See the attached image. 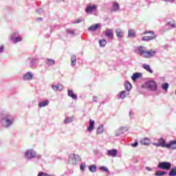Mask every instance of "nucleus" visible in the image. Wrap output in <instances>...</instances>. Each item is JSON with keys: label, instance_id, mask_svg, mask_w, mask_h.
I'll return each instance as SVG.
<instances>
[{"label": "nucleus", "instance_id": "15", "mask_svg": "<svg viewBox=\"0 0 176 176\" xmlns=\"http://www.w3.org/2000/svg\"><path fill=\"white\" fill-rule=\"evenodd\" d=\"M99 28H101V24L96 23L88 28V31H90L91 32H94L96 30H98Z\"/></svg>", "mask_w": 176, "mask_h": 176}, {"label": "nucleus", "instance_id": "49", "mask_svg": "<svg viewBox=\"0 0 176 176\" xmlns=\"http://www.w3.org/2000/svg\"><path fill=\"white\" fill-rule=\"evenodd\" d=\"M164 2H170V3H174V0H162Z\"/></svg>", "mask_w": 176, "mask_h": 176}, {"label": "nucleus", "instance_id": "12", "mask_svg": "<svg viewBox=\"0 0 176 176\" xmlns=\"http://www.w3.org/2000/svg\"><path fill=\"white\" fill-rule=\"evenodd\" d=\"M32 79H34V74L31 72H28L23 75L24 80H32Z\"/></svg>", "mask_w": 176, "mask_h": 176}, {"label": "nucleus", "instance_id": "30", "mask_svg": "<svg viewBox=\"0 0 176 176\" xmlns=\"http://www.w3.org/2000/svg\"><path fill=\"white\" fill-rule=\"evenodd\" d=\"M124 87L126 90V91H130L131 90V87H133V86L131 85V84L129 82H126L124 84Z\"/></svg>", "mask_w": 176, "mask_h": 176}, {"label": "nucleus", "instance_id": "37", "mask_svg": "<svg viewBox=\"0 0 176 176\" xmlns=\"http://www.w3.org/2000/svg\"><path fill=\"white\" fill-rule=\"evenodd\" d=\"M100 47H105L107 45V41L105 39H101L99 41Z\"/></svg>", "mask_w": 176, "mask_h": 176}, {"label": "nucleus", "instance_id": "45", "mask_svg": "<svg viewBox=\"0 0 176 176\" xmlns=\"http://www.w3.org/2000/svg\"><path fill=\"white\" fill-rule=\"evenodd\" d=\"M83 21V20H76V21L72 22L73 24H79V23H82Z\"/></svg>", "mask_w": 176, "mask_h": 176}, {"label": "nucleus", "instance_id": "31", "mask_svg": "<svg viewBox=\"0 0 176 176\" xmlns=\"http://www.w3.org/2000/svg\"><path fill=\"white\" fill-rule=\"evenodd\" d=\"M88 168L91 173H96L97 171V166L96 165H90Z\"/></svg>", "mask_w": 176, "mask_h": 176}, {"label": "nucleus", "instance_id": "14", "mask_svg": "<svg viewBox=\"0 0 176 176\" xmlns=\"http://www.w3.org/2000/svg\"><path fill=\"white\" fill-rule=\"evenodd\" d=\"M38 59L36 58L28 57L26 60V63L28 64H29L30 67H31L32 68V67H34V65H35V62Z\"/></svg>", "mask_w": 176, "mask_h": 176}, {"label": "nucleus", "instance_id": "47", "mask_svg": "<svg viewBox=\"0 0 176 176\" xmlns=\"http://www.w3.org/2000/svg\"><path fill=\"white\" fill-rule=\"evenodd\" d=\"M58 87L59 91H61V90H63V85H61L60 84L58 85Z\"/></svg>", "mask_w": 176, "mask_h": 176}, {"label": "nucleus", "instance_id": "11", "mask_svg": "<svg viewBox=\"0 0 176 176\" xmlns=\"http://www.w3.org/2000/svg\"><path fill=\"white\" fill-rule=\"evenodd\" d=\"M104 35L109 38V39H113V30L107 29L104 32Z\"/></svg>", "mask_w": 176, "mask_h": 176}, {"label": "nucleus", "instance_id": "26", "mask_svg": "<svg viewBox=\"0 0 176 176\" xmlns=\"http://www.w3.org/2000/svg\"><path fill=\"white\" fill-rule=\"evenodd\" d=\"M128 36L129 38H135V31L133 29H129L128 32Z\"/></svg>", "mask_w": 176, "mask_h": 176}, {"label": "nucleus", "instance_id": "10", "mask_svg": "<svg viewBox=\"0 0 176 176\" xmlns=\"http://www.w3.org/2000/svg\"><path fill=\"white\" fill-rule=\"evenodd\" d=\"M127 130H128L127 127L122 126L121 128H120L116 131V137H119L120 135H122V134H124V133H126Z\"/></svg>", "mask_w": 176, "mask_h": 176}, {"label": "nucleus", "instance_id": "50", "mask_svg": "<svg viewBox=\"0 0 176 176\" xmlns=\"http://www.w3.org/2000/svg\"><path fill=\"white\" fill-rule=\"evenodd\" d=\"M1 53H3V45H1V47H0V54Z\"/></svg>", "mask_w": 176, "mask_h": 176}, {"label": "nucleus", "instance_id": "19", "mask_svg": "<svg viewBox=\"0 0 176 176\" xmlns=\"http://www.w3.org/2000/svg\"><path fill=\"white\" fill-rule=\"evenodd\" d=\"M120 9V6H119V3L118 2L115 1L113 3V6L111 9V12H118V10Z\"/></svg>", "mask_w": 176, "mask_h": 176}, {"label": "nucleus", "instance_id": "6", "mask_svg": "<svg viewBox=\"0 0 176 176\" xmlns=\"http://www.w3.org/2000/svg\"><path fill=\"white\" fill-rule=\"evenodd\" d=\"M157 167L158 168H161V170H166L168 171L171 170V164L168 162H162L159 163Z\"/></svg>", "mask_w": 176, "mask_h": 176}, {"label": "nucleus", "instance_id": "48", "mask_svg": "<svg viewBox=\"0 0 176 176\" xmlns=\"http://www.w3.org/2000/svg\"><path fill=\"white\" fill-rule=\"evenodd\" d=\"M146 170H147V171H153V168L149 166H146Z\"/></svg>", "mask_w": 176, "mask_h": 176}, {"label": "nucleus", "instance_id": "25", "mask_svg": "<svg viewBox=\"0 0 176 176\" xmlns=\"http://www.w3.org/2000/svg\"><path fill=\"white\" fill-rule=\"evenodd\" d=\"M142 68H144V69H146L147 72H149L150 74H153V70L151 69V66H149V65L144 64L142 65Z\"/></svg>", "mask_w": 176, "mask_h": 176}, {"label": "nucleus", "instance_id": "13", "mask_svg": "<svg viewBox=\"0 0 176 176\" xmlns=\"http://www.w3.org/2000/svg\"><path fill=\"white\" fill-rule=\"evenodd\" d=\"M167 149H176V140H170L167 143Z\"/></svg>", "mask_w": 176, "mask_h": 176}, {"label": "nucleus", "instance_id": "21", "mask_svg": "<svg viewBox=\"0 0 176 176\" xmlns=\"http://www.w3.org/2000/svg\"><path fill=\"white\" fill-rule=\"evenodd\" d=\"M45 64H47V65H49L50 67H52V65H54V64H56V60H54V59L46 58Z\"/></svg>", "mask_w": 176, "mask_h": 176}, {"label": "nucleus", "instance_id": "18", "mask_svg": "<svg viewBox=\"0 0 176 176\" xmlns=\"http://www.w3.org/2000/svg\"><path fill=\"white\" fill-rule=\"evenodd\" d=\"M140 78H142V74L140 72H136L131 76V79L133 82H135V80H137V79H140Z\"/></svg>", "mask_w": 176, "mask_h": 176}, {"label": "nucleus", "instance_id": "8", "mask_svg": "<svg viewBox=\"0 0 176 176\" xmlns=\"http://www.w3.org/2000/svg\"><path fill=\"white\" fill-rule=\"evenodd\" d=\"M153 145H155V146L157 147L161 146L162 148H167L166 140L163 139L162 138L158 140V143H153Z\"/></svg>", "mask_w": 176, "mask_h": 176}, {"label": "nucleus", "instance_id": "55", "mask_svg": "<svg viewBox=\"0 0 176 176\" xmlns=\"http://www.w3.org/2000/svg\"><path fill=\"white\" fill-rule=\"evenodd\" d=\"M171 24H172L171 22H168L167 23V25H171Z\"/></svg>", "mask_w": 176, "mask_h": 176}, {"label": "nucleus", "instance_id": "51", "mask_svg": "<svg viewBox=\"0 0 176 176\" xmlns=\"http://www.w3.org/2000/svg\"><path fill=\"white\" fill-rule=\"evenodd\" d=\"M170 26L172 27V28H176V24L175 23L170 24Z\"/></svg>", "mask_w": 176, "mask_h": 176}, {"label": "nucleus", "instance_id": "53", "mask_svg": "<svg viewBox=\"0 0 176 176\" xmlns=\"http://www.w3.org/2000/svg\"><path fill=\"white\" fill-rule=\"evenodd\" d=\"M37 21H42V18L39 17L36 19Z\"/></svg>", "mask_w": 176, "mask_h": 176}, {"label": "nucleus", "instance_id": "2", "mask_svg": "<svg viewBox=\"0 0 176 176\" xmlns=\"http://www.w3.org/2000/svg\"><path fill=\"white\" fill-rule=\"evenodd\" d=\"M14 123V117L7 114L1 118V124L4 129H9Z\"/></svg>", "mask_w": 176, "mask_h": 176}, {"label": "nucleus", "instance_id": "5", "mask_svg": "<svg viewBox=\"0 0 176 176\" xmlns=\"http://www.w3.org/2000/svg\"><path fill=\"white\" fill-rule=\"evenodd\" d=\"M24 157L26 159V160H32V159L38 157V155L34 149H28L25 151Z\"/></svg>", "mask_w": 176, "mask_h": 176}, {"label": "nucleus", "instance_id": "34", "mask_svg": "<svg viewBox=\"0 0 176 176\" xmlns=\"http://www.w3.org/2000/svg\"><path fill=\"white\" fill-rule=\"evenodd\" d=\"M141 144H142V145H149V144H151V141L148 138H145L141 141Z\"/></svg>", "mask_w": 176, "mask_h": 176}, {"label": "nucleus", "instance_id": "7", "mask_svg": "<svg viewBox=\"0 0 176 176\" xmlns=\"http://www.w3.org/2000/svg\"><path fill=\"white\" fill-rule=\"evenodd\" d=\"M10 39L12 41L13 43H17L23 41V38L19 36V33H12L10 36Z\"/></svg>", "mask_w": 176, "mask_h": 176}, {"label": "nucleus", "instance_id": "27", "mask_svg": "<svg viewBox=\"0 0 176 176\" xmlns=\"http://www.w3.org/2000/svg\"><path fill=\"white\" fill-rule=\"evenodd\" d=\"M168 87H170V85L168 82H164L162 85V90H164L166 93L168 91Z\"/></svg>", "mask_w": 176, "mask_h": 176}, {"label": "nucleus", "instance_id": "3", "mask_svg": "<svg viewBox=\"0 0 176 176\" xmlns=\"http://www.w3.org/2000/svg\"><path fill=\"white\" fill-rule=\"evenodd\" d=\"M80 160H82V158L79 155L75 153L70 154L68 158V164H71V166H76Z\"/></svg>", "mask_w": 176, "mask_h": 176}, {"label": "nucleus", "instance_id": "35", "mask_svg": "<svg viewBox=\"0 0 176 176\" xmlns=\"http://www.w3.org/2000/svg\"><path fill=\"white\" fill-rule=\"evenodd\" d=\"M76 64V56L74 55L71 57V65L74 67Z\"/></svg>", "mask_w": 176, "mask_h": 176}, {"label": "nucleus", "instance_id": "46", "mask_svg": "<svg viewBox=\"0 0 176 176\" xmlns=\"http://www.w3.org/2000/svg\"><path fill=\"white\" fill-rule=\"evenodd\" d=\"M131 145L133 146V148H136V146H138V142L135 141V144H131Z\"/></svg>", "mask_w": 176, "mask_h": 176}, {"label": "nucleus", "instance_id": "39", "mask_svg": "<svg viewBox=\"0 0 176 176\" xmlns=\"http://www.w3.org/2000/svg\"><path fill=\"white\" fill-rule=\"evenodd\" d=\"M38 176H54V175H49V174L45 173L43 172H40V173H38Z\"/></svg>", "mask_w": 176, "mask_h": 176}, {"label": "nucleus", "instance_id": "54", "mask_svg": "<svg viewBox=\"0 0 176 176\" xmlns=\"http://www.w3.org/2000/svg\"><path fill=\"white\" fill-rule=\"evenodd\" d=\"M163 47H164V49H167L168 47V46L164 45V46H163Z\"/></svg>", "mask_w": 176, "mask_h": 176}, {"label": "nucleus", "instance_id": "44", "mask_svg": "<svg viewBox=\"0 0 176 176\" xmlns=\"http://www.w3.org/2000/svg\"><path fill=\"white\" fill-rule=\"evenodd\" d=\"M52 89L53 90H54L55 91H57V90H58V85H52Z\"/></svg>", "mask_w": 176, "mask_h": 176}, {"label": "nucleus", "instance_id": "9", "mask_svg": "<svg viewBox=\"0 0 176 176\" xmlns=\"http://www.w3.org/2000/svg\"><path fill=\"white\" fill-rule=\"evenodd\" d=\"M95 10H97V6L95 4H88L87 6V8L85 9L86 13H93V12H95Z\"/></svg>", "mask_w": 176, "mask_h": 176}, {"label": "nucleus", "instance_id": "52", "mask_svg": "<svg viewBox=\"0 0 176 176\" xmlns=\"http://www.w3.org/2000/svg\"><path fill=\"white\" fill-rule=\"evenodd\" d=\"M94 101L97 102V96H94Z\"/></svg>", "mask_w": 176, "mask_h": 176}, {"label": "nucleus", "instance_id": "40", "mask_svg": "<svg viewBox=\"0 0 176 176\" xmlns=\"http://www.w3.org/2000/svg\"><path fill=\"white\" fill-rule=\"evenodd\" d=\"M66 31L69 35H75V32L72 29H67Z\"/></svg>", "mask_w": 176, "mask_h": 176}, {"label": "nucleus", "instance_id": "20", "mask_svg": "<svg viewBox=\"0 0 176 176\" xmlns=\"http://www.w3.org/2000/svg\"><path fill=\"white\" fill-rule=\"evenodd\" d=\"M156 38V36L152 35V36H145L142 37V41L148 42V41H153Z\"/></svg>", "mask_w": 176, "mask_h": 176}, {"label": "nucleus", "instance_id": "1", "mask_svg": "<svg viewBox=\"0 0 176 176\" xmlns=\"http://www.w3.org/2000/svg\"><path fill=\"white\" fill-rule=\"evenodd\" d=\"M138 54H140L142 57H144V58H151V57H153L155 54H156V51H153L152 50L149 51L145 50V47L138 46Z\"/></svg>", "mask_w": 176, "mask_h": 176}, {"label": "nucleus", "instance_id": "4", "mask_svg": "<svg viewBox=\"0 0 176 176\" xmlns=\"http://www.w3.org/2000/svg\"><path fill=\"white\" fill-rule=\"evenodd\" d=\"M145 87L151 91L157 90V83L153 80H149L145 82Z\"/></svg>", "mask_w": 176, "mask_h": 176}, {"label": "nucleus", "instance_id": "41", "mask_svg": "<svg viewBox=\"0 0 176 176\" xmlns=\"http://www.w3.org/2000/svg\"><path fill=\"white\" fill-rule=\"evenodd\" d=\"M100 170L104 171L105 173H109V170H108L105 166H100Z\"/></svg>", "mask_w": 176, "mask_h": 176}, {"label": "nucleus", "instance_id": "17", "mask_svg": "<svg viewBox=\"0 0 176 176\" xmlns=\"http://www.w3.org/2000/svg\"><path fill=\"white\" fill-rule=\"evenodd\" d=\"M108 156H111V157H116L118 155V150L117 149H111L107 150Z\"/></svg>", "mask_w": 176, "mask_h": 176}, {"label": "nucleus", "instance_id": "42", "mask_svg": "<svg viewBox=\"0 0 176 176\" xmlns=\"http://www.w3.org/2000/svg\"><path fill=\"white\" fill-rule=\"evenodd\" d=\"M146 34H151V35H155V32L153 31H145L143 32V35H146Z\"/></svg>", "mask_w": 176, "mask_h": 176}, {"label": "nucleus", "instance_id": "56", "mask_svg": "<svg viewBox=\"0 0 176 176\" xmlns=\"http://www.w3.org/2000/svg\"><path fill=\"white\" fill-rule=\"evenodd\" d=\"M129 116H131V111L129 112Z\"/></svg>", "mask_w": 176, "mask_h": 176}, {"label": "nucleus", "instance_id": "23", "mask_svg": "<svg viewBox=\"0 0 176 176\" xmlns=\"http://www.w3.org/2000/svg\"><path fill=\"white\" fill-rule=\"evenodd\" d=\"M68 96L69 97L72 98L73 100H76V98H78V96H76V94H74V91L71 90V89H68Z\"/></svg>", "mask_w": 176, "mask_h": 176}, {"label": "nucleus", "instance_id": "24", "mask_svg": "<svg viewBox=\"0 0 176 176\" xmlns=\"http://www.w3.org/2000/svg\"><path fill=\"white\" fill-rule=\"evenodd\" d=\"M94 124L95 122L93 120H89V126L88 127V131H93L94 130Z\"/></svg>", "mask_w": 176, "mask_h": 176}, {"label": "nucleus", "instance_id": "22", "mask_svg": "<svg viewBox=\"0 0 176 176\" xmlns=\"http://www.w3.org/2000/svg\"><path fill=\"white\" fill-rule=\"evenodd\" d=\"M49 100H45L44 101L40 102L38 103V107L39 108H43V107H47L49 105Z\"/></svg>", "mask_w": 176, "mask_h": 176}, {"label": "nucleus", "instance_id": "38", "mask_svg": "<svg viewBox=\"0 0 176 176\" xmlns=\"http://www.w3.org/2000/svg\"><path fill=\"white\" fill-rule=\"evenodd\" d=\"M85 168H86V163L82 162L80 165V169L81 171H85Z\"/></svg>", "mask_w": 176, "mask_h": 176}, {"label": "nucleus", "instance_id": "28", "mask_svg": "<svg viewBox=\"0 0 176 176\" xmlns=\"http://www.w3.org/2000/svg\"><path fill=\"white\" fill-rule=\"evenodd\" d=\"M129 91H122L120 92V98H125L126 96H129Z\"/></svg>", "mask_w": 176, "mask_h": 176}, {"label": "nucleus", "instance_id": "16", "mask_svg": "<svg viewBox=\"0 0 176 176\" xmlns=\"http://www.w3.org/2000/svg\"><path fill=\"white\" fill-rule=\"evenodd\" d=\"M116 34L117 38H118V39L120 40H122V38H123V35H124V32H123L122 29L118 28L116 30Z\"/></svg>", "mask_w": 176, "mask_h": 176}, {"label": "nucleus", "instance_id": "36", "mask_svg": "<svg viewBox=\"0 0 176 176\" xmlns=\"http://www.w3.org/2000/svg\"><path fill=\"white\" fill-rule=\"evenodd\" d=\"M166 174H167V172L166 171L157 170L155 173L156 176H164Z\"/></svg>", "mask_w": 176, "mask_h": 176}, {"label": "nucleus", "instance_id": "32", "mask_svg": "<svg viewBox=\"0 0 176 176\" xmlns=\"http://www.w3.org/2000/svg\"><path fill=\"white\" fill-rule=\"evenodd\" d=\"M97 134H102L104 133V125H100L97 129Z\"/></svg>", "mask_w": 176, "mask_h": 176}, {"label": "nucleus", "instance_id": "33", "mask_svg": "<svg viewBox=\"0 0 176 176\" xmlns=\"http://www.w3.org/2000/svg\"><path fill=\"white\" fill-rule=\"evenodd\" d=\"M168 176H176V166L172 168L168 173Z\"/></svg>", "mask_w": 176, "mask_h": 176}, {"label": "nucleus", "instance_id": "43", "mask_svg": "<svg viewBox=\"0 0 176 176\" xmlns=\"http://www.w3.org/2000/svg\"><path fill=\"white\" fill-rule=\"evenodd\" d=\"M36 13H38V14H43V12H44L43 9H42V8H40V9H38V10H36Z\"/></svg>", "mask_w": 176, "mask_h": 176}, {"label": "nucleus", "instance_id": "29", "mask_svg": "<svg viewBox=\"0 0 176 176\" xmlns=\"http://www.w3.org/2000/svg\"><path fill=\"white\" fill-rule=\"evenodd\" d=\"M74 122V117H66L64 121L65 124H68L69 123H72Z\"/></svg>", "mask_w": 176, "mask_h": 176}]
</instances>
